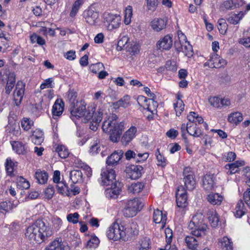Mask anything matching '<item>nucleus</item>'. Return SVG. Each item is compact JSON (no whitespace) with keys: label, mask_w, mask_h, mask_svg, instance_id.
<instances>
[{"label":"nucleus","mask_w":250,"mask_h":250,"mask_svg":"<svg viewBox=\"0 0 250 250\" xmlns=\"http://www.w3.org/2000/svg\"><path fill=\"white\" fill-rule=\"evenodd\" d=\"M52 234L51 228L42 220H37L29 226L26 230L25 236L32 243H41Z\"/></svg>","instance_id":"obj_1"},{"label":"nucleus","mask_w":250,"mask_h":250,"mask_svg":"<svg viewBox=\"0 0 250 250\" xmlns=\"http://www.w3.org/2000/svg\"><path fill=\"white\" fill-rule=\"evenodd\" d=\"M118 117L115 114L104 120L102 125L103 130L108 133L110 141L112 142H118L125 128L124 123L117 121Z\"/></svg>","instance_id":"obj_2"},{"label":"nucleus","mask_w":250,"mask_h":250,"mask_svg":"<svg viewBox=\"0 0 250 250\" xmlns=\"http://www.w3.org/2000/svg\"><path fill=\"white\" fill-rule=\"evenodd\" d=\"M136 225L132 223L129 227H127L124 230V227L120 226L118 224L114 223L108 228L106 232L107 237L113 241H118L124 238L126 234L128 236H131L136 234L135 231L132 230V227H135Z\"/></svg>","instance_id":"obj_3"},{"label":"nucleus","mask_w":250,"mask_h":250,"mask_svg":"<svg viewBox=\"0 0 250 250\" xmlns=\"http://www.w3.org/2000/svg\"><path fill=\"white\" fill-rule=\"evenodd\" d=\"M204 218L201 213H197L193 216L188 225V228L191 230L190 234L193 236L201 237L206 235L208 228L204 222Z\"/></svg>","instance_id":"obj_4"},{"label":"nucleus","mask_w":250,"mask_h":250,"mask_svg":"<svg viewBox=\"0 0 250 250\" xmlns=\"http://www.w3.org/2000/svg\"><path fill=\"white\" fill-rule=\"evenodd\" d=\"M98 107L94 104L88 107L86 110V105L84 103L76 104V105H71L70 107L71 115L77 118L84 116L85 122L91 120L93 117L94 112L97 110Z\"/></svg>","instance_id":"obj_5"},{"label":"nucleus","mask_w":250,"mask_h":250,"mask_svg":"<svg viewBox=\"0 0 250 250\" xmlns=\"http://www.w3.org/2000/svg\"><path fill=\"white\" fill-rule=\"evenodd\" d=\"M143 207V204L138 198H134L128 201L124 210L123 213L126 217H132L140 211Z\"/></svg>","instance_id":"obj_6"},{"label":"nucleus","mask_w":250,"mask_h":250,"mask_svg":"<svg viewBox=\"0 0 250 250\" xmlns=\"http://www.w3.org/2000/svg\"><path fill=\"white\" fill-rule=\"evenodd\" d=\"M101 175V183L104 186H110L114 184L115 181H117L115 179V170L110 167H106L102 169Z\"/></svg>","instance_id":"obj_7"},{"label":"nucleus","mask_w":250,"mask_h":250,"mask_svg":"<svg viewBox=\"0 0 250 250\" xmlns=\"http://www.w3.org/2000/svg\"><path fill=\"white\" fill-rule=\"evenodd\" d=\"M104 22L108 25L107 28L109 30L118 28L121 23L120 16L110 13L104 14Z\"/></svg>","instance_id":"obj_8"},{"label":"nucleus","mask_w":250,"mask_h":250,"mask_svg":"<svg viewBox=\"0 0 250 250\" xmlns=\"http://www.w3.org/2000/svg\"><path fill=\"white\" fill-rule=\"evenodd\" d=\"M227 64V61L222 59L216 53H213L210 56V58L208 62L204 64L205 66H208L210 68H219L224 66Z\"/></svg>","instance_id":"obj_9"},{"label":"nucleus","mask_w":250,"mask_h":250,"mask_svg":"<svg viewBox=\"0 0 250 250\" xmlns=\"http://www.w3.org/2000/svg\"><path fill=\"white\" fill-rule=\"evenodd\" d=\"M184 182L185 188L189 190H193L195 187L196 182L194 180L193 172L190 171V168L186 167L183 171Z\"/></svg>","instance_id":"obj_10"},{"label":"nucleus","mask_w":250,"mask_h":250,"mask_svg":"<svg viewBox=\"0 0 250 250\" xmlns=\"http://www.w3.org/2000/svg\"><path fill=\"white\" fill-rule=\"evenodd\" d=\"M138 102L144 109H147L152 114L156 111L158 104L156 101L153 100H147L146 97L140 96L138 98Z\"/></svg>","instance_id":"obj_11"},{"label":"nucleus","mask_w":250,"mask_h":250,"mask_svg":"<svg viewBox=\"0 0 250 250\" xmlns=\"http://www.w3.org/2000/svg\"><path fill=\"white\" fill-rule=\"evenodd\" d=\"M25 84L22 81L17 83L15 90L13 93V100L16 105H19L22 100L25 90Z\"/></svg>","instance_id":"obj_12"},{"label":"nucleus","mask_w":250,"mask_h":250,"mask_svg":"<svg viewBox=\"0 0 250 250\" xmlns=\"http://www.w3.org/2000/svg\"><path fill=\"white\" fill-rule=\"evenodd\" d=\"M177 206L179 208H184L187 206V191L183 187H178L176 193Z\"/></svg>","instance_id":"obj_13"},{"label":"nucleus","mask_w":250,"mask_h":250,"mask_svg":"<svg viewBox=\"0 0 250 250\" xmlns=\"http://www.w3.org/2000/svg\"><path fill=\"white\" fill-rule=\"evenodd\" d=\"M105 190V194L109 199L117 198L121 190V184L117 181H115L114 184L110 185Z\"/></svg>","instance_id":"obj_14"},{"label":"nucleus","mask_w":250,"mask_h":250,"mask_svg":"<svg viewBox=\"0 0 250 250\" xmlns=\"http://www.w3.org/2000/svg\"><path fill=\"white\" fill-rule=\"evenodd\" d=\"M104 114L103 107L99 106L97 110L94 112L93 117L91 118L92 121L90 123L89 128L96 131L100 123L103 119Z\"/></svg>","instance_id":"obj_15"},{"label":"nucleus","mask_w":250,"mask_h":250,"mask_svg":"<svg viewBox=\"0 0 250 250\" xmlns=\"http://www.w3.org/2000/svg\"><path fill=\"white\" fill-rule=\"evenodd\" d=\"M123 154L124 152L122 150H116L113 152L106 159L107 167H113L117 165L122 158Z\"/></svg>","instance_id":"obj_16"},{"label":"nucleus","mask_w":250,"mask_h":250,"mask_svg":"<svg viewBox=\"0 0 250 250\" xmlns=\"http://www.w3.org/2000/svg\"><path fill=\"white\" fill-rule=\"evenodd\" d=\"M44 250H69V247L62 242V238H57L52 241Z\"/></svg>","instance_id":"obj_17"},{"label":"nucleus","mask_w":250,"mask_h":250,"mask_svg":"<svg viewBox=\"0 0 250 250\" xmlns=\"http://www.w3.org/2000/svg\"><path fill=\"white\" fill-rule=\"evenodd\" d=\"M84 17L86 22L89 25H94L98 22L99 13L91 9H88L84 12Z\"/></svg>","instance_id":"obj_18"},{"label":"nucleus","mask_w":250,"mask_h":250,"mask_svg":"<svg viewBox=\"0 0 250 250\" xmlns=\"http://www.w3.org/2000/svg\"><path fill=\"white\" fill-rule=\"evenodd\" d=\"M143 169V167L141 166L131 165L127 169V176L132 180L137 179L141 176Z\"/></svg>","instance_id":"obj_19"},{"label":"nucleus","mask_w":250,"mask_h":250,"mask_svg":"<svg viewBox=\"0 0 250 250\" xmlns=\"http://www.w3.org/2000/svg\"><path fill=\"white\" fill-rule=\"evenodd\" d=\"M172 45V37L170 35H167L157 42L156 47L159 50H167L171 48Z\"/></svg>","instance_id":"obj_20"},{"label":"nucleus","mask_w":250,"mask_h":250,"mask_svg":"<svg viewBox=\"0 0 250 250\" xmlns=\"http://www.w3.org/2000/svg\"><path fill=\"white\" fill-rule=\"evenodd\" d=\"M167 20L166 18H155L150 22L152 29L156 32H160L166 28Z\"/></svg>","instance_id":"obj_21"},{"label":"nucleus","mask_w":250,"mask_h":250,"mask_svg":"<svg viewBox=\"0 0 250 250\" xmlns=\"http://www.w3.org/2000/svg\"><path fill=\"white\" fill-rule=\"evenodd\" d=\"M137 132V128L135 126H131L123 135L121 139L122 144L127 145L135 137Z\"/></svg>","instance_id":"obj_22"},{"label":"nucleus","mask_w":250,"mask_h":250,"mask_svg":"<svg viewBox=\"0 0 250 250\" xmlns=\"http://www.w3.org/2000/svg\"><path fill=\"white\" fill-rule=\"evenodd\" d=\"M153 222L156 224L161 223V228H163L167 221V215L163 214L162 211L158 209H154L153 214Z\"/></svg>","instance_id":"obj_23"},{"label":"nucleus","mask_w":250,"mask_h":250,"mask_svg":"<svg viewBox=\"0 0 250 250\" xmlns=\"http://www.w3.org/2000/svg\"><path fill=\"white\" fill-rule=\"evenodd\" d=\"M218 245L222 250H232L233 243L231 239L227 236L218 239Z\"/></svg>","instance_id":"obj_24"},{"label":"nucleus","mask_w":250,"mask_h":250,"mask_svg":"<svg viewBox=\"0 0 250 250\" xmlns=\"http://www.w3.org/2000/svg\"><path fill=\"white\" fill-rule=\"evenodd\" d=\"M188 133L191 136L195 137H199L202 135V132L199 128L197 123H188Z\"/></svg>","instance_id":"obj_25"},{"label":"nucleus","mask_w":250,"mask_h":250,"mask_svg":"<svg viewBox=\"0 0 250 250\" xmlns=\"http://www.w3.org/2000/svg\"><path fill=\"white\" fill-rule=\"evenodd\" d=\"M151 241L149 238L144 237L139 239L136 244L137 250H150Z\"/></svg>","instance_id":"obj_26"},{"label":"nucleus","mask_w":250,"mask_h":250,"mask_svg":"<svg viewBox=\"0 0 250 250\" xmlns=\"http://www.w3.org/2000/svg\"><path fill=\"white\" fill-rule=\"evenodd\" d=\"M180 47H177L178 51H182L184 53L185 56L188 58H190L193 55L192 47L190 44L189 42L186 41L185 42H182V44L180 45Z\"/></svg>","instance_id":"obj_27"},{"label":"nucleus","mask_w":250,"mask_h":250,"mask_svg":"<svg viewBox=\"0 0 250 250\" xmlns=\"http://www.w3.org/2000/svg\"><path fill=\"white\" fill-rule=\"evenodd\" d=\"M195 238L190 234L189 235H187L185 238V242L186 244L187 247L191 250H195L199 242V238L196 237Z\"/></svg>","instance_id":"obj_28"},{"label":"nucleus","mask_w":250,"mask_h":250,"mask_svg":"<svg viewBox=\"0 0 250 250\" xmlns=\"http://www.w3.org/2000/svg\"><path fill=\"white\" fill-rule=\"evenodd\" d=\"M245 162L243 161H237L234 163L229 164L226 165V169H229L228 173L231 175L238 171L239 167L244 166Z\"/></svg>","instance_id":"obj_29"},{"label":"nucleus","mask_w":250,"mask_h":250,"mask_svg":"<svg viewBox=\"0 0 250 250\" xmlns=\"http://www.w3.org/2000/svg\"><path fill=\"white\" fill-rule=\"evenodd\" d=\"M207 199L212 205H220L223 200V197L218 193H211L209 194Z\"/></svg>","instance_id":"obj_30"},{"label":"nucleus","mask_w":250,"mask_h":250,"mask_svg":"<svg viewBox=\"0 0 250 250\" xmlns=\"http://www.w3.org/2000/svg\"><path fill=\"white\" fill-rule=\"evenodd\" d=\"M32 141L37 145H40L44 140L43 132L40 129H36L33 133Z\"/></svg>","instance_id":"obj_31"},{"label":"nucleus","mask_w":250,"mask_h":250,"mask_svg":"<svg viewBox=\"0 0 250 250\" xmlns=\"http://www.w3.org/2000/svg\"><path fill=\"white\" fill-rule=\"evenodd\" d=\"M63 111V103L62 102L59 103V100H57L52 107V113L53 118L55 119V116H60L62 115Z\"/></svg>","instance_id":"obj_32"},{"label":"nucleus","mask_w":250,"mask_h":250,"mask_svg":"<svg viewBox=\"0 0 250 250\" xmlns=\"http://www.w3.org/2000/svg\"><path fill=\"white\" fill-rule=\"evenodd\" d=\"M15 74L13 73H10L8 76L6 85L5 86V93L9 94L12 91L15 83Z\"/></svg>","instance_id":"obj_33"},{"label":"nucleus","mask_w":250,"mask_h":250,"mask_svg":"<svg viewBox=\"0 0 250 250\" xmlns=\"http://www.w3.org/2000/svg\"><path fill=\"white\" fill-rule=\"evenodd\" d=\"M214 182L212 177L209 175H205L203 179V186L207 191H210L213 188Z\"/></svg>","instance_id":"obj_34"},{"label":"nucleus","mask_w":250,"mask_h":250,"mask_svg":"<svg viewBox=\"0 0 250 250\" xmlns=\"http://www.w3.org/2000/svg\"><path fill=\"white\" fill-rule=\"evenodd\" d=\"M144 187V185L143 183H134L128 186L127 190L129 193H139L143 190Z\"/></svg>","instance_id":"obj_35"},{"label":"nucleus","mask_w":250,"mask_h":250,"mask_svg":"<svg viewBox=\"0 0 250 250\" xmlns=\"http://www.w3.org/2000/svg\"><path fill=\"white\" fill-rule=\"evenodd\" d=\"M69 177L73 183L82 182L83 173L81 170H73L70 172Z\"/></svg>","instance_id":"obj_36"},{"label":"nucleus","mask_w":250,"mask_h":250,"mask_svg":"<svg viewBox=\"0 0 250 250\" xmlns=\"http://www.w3.org/2000/svg\"><path fill=\"white\" fill-rule=\"evenodd\" d=\"M244 16V13L243 12H240L237 14H232L228 17L227 20L230 24H237L243 18Z\"/></svg>","instance_id":"obj_37"},{"label":"nucleus","mask_w":250,"mask_h":250,"mask_svg":"<svg viewBox=\"0 0 250 250\" xmlns=\"http://www.w3.org/2000/svg\"><path fill=\"white\" fill-rule=\"evenodd\" d=\"M56 188L58 192L63 195L68 196L71 195L70 189L64 182H60L56 185Z\"/></svg>","instance_id":"obj_38"},{"label":"nucleus","mask_w":250,"mask_h":250,"mask_svg":"<svg viewBox=\"0 0 250 250\" xmlns=\"http://www.w3.org/2000/svg\"><path fill=\"white\" fill-rule=\"evenodd\" d=\"M5 166L7 175L10 176H14L15 175L14 173L15 167L17 166L16 163H14L11 159L7 158Z\"/></svg>","instance_id":"obj_39"},{"label":"nucleus","mask_w":250,"mask_h":250,"mask_svg":"<svg viewBox=\"0 0 250 250\" xmlns=\"http://www.w3.org/2000/svg\"><path fill=\"white\" fill-rule=\"evenodd\" d=\"M48 174L44 171L38 170L35 174V177L38 182L41 184H45L48 179Z\"/></svg>","instance_id":"obj_40"},{"label":"nucleus","mask_w":250,"mask_h":250,"mask_svg":"<svg viewBox=\"0 0 250 250\" xmlns=\"http://www.w3.org/2000/svg\"><path fill=\"white\" fill-rule=\"evenodd\" d=\"M129 96L127 95L125 96L117 102L113 103V107L115 109H118L120 107H126L128 106L129 104Z\"/></svg>","instance_id":"obj_41"},{"label":"nucleus","mask_w":250,"mask_h":250,"mask_svg":"<svg viewBox=\"0 0 250 250\" xmlns=\"http://www.w3.org/2000/svg\"><path fill=\"white\" fill-rule=\"evenodd\" d=\"M243 120L242 114L239 112H236L231 114L228 117V121L232 124L237 125Z\"/></svg>","instance_id":"obj_42"},{"label":"nucleus","mask_w":250,"mask_h":250,"mask_svg":"<svg viewBox=\"0 0 250 250\" xmlns=\"http://www.w3.org/2000/svg\"><path fill=\"white\" fill-rule=\"evenodd\" d=\"M244 203L242 200L238 201L237 204L234 211L235 216L236 217L240 218L245 214V211L244 210Z\"/></svg>","instance_id":"obj_43"},{"label":"nucleus","mask_w":250,"mask_h":250,"mask_svg":"<svg viewBox=\"0 0 250 250\" xmlns=\"http://www.w3.org/2000/svg\"><path fill=\"white\" fill-rule=\"evenodd\" d=\"M16 205H12L10 202H2L0 203V212L2 213H6L11 210Z\"/></svg>","instance_id":"obj_44"},{"label":"nucleus","mask_w":250,"mask_h":250,"mask_svg":"<svg viewBox=\"0 0 250 250\" xmlns=\"http://www.w3.org/2000/svg\"><path fill=\"white\" fill-rule=\"evenodd\" d=\"M208 215V221L211 226L213 227H216L219 221V216L217 212L215 211H212Z\"/></svg>","instance_id":"obj_45"},{"label":"nucleus","mask_w":250,"mask_h":250,"mask_svg":"<svg viewBox=\"0 0 250 250\" xmlns=\"http://www.w3.org/2000/svg\"><path fill=\"white\" fill-rule=\"evenodd\" d=\"M17 188L19 189H26L30 187L29 182L21 176L17 178Z\"/></svg>","instance_id":"obj_46"},{"label":"nucleus","mask_w":250,"mask_h":250,"mask_svg":"<svg viewBox=\"0 0 250 250\" xmlns=\"http://www.w3.org/2000/svg\"><path fill=\"white\" fill-rule=\"evenodd\" d=\"M56 151L57 152L59 156L63 159L67 158L69 154L68 149L63 145L58 146L56 148Z\"/></svg>","instance_id":"obj_47"},{"label":"nucleus","mask_w":250,"mask_h":250,"mask_svg":"<svg viewBox=\"0 0 250 250\" xmlns=\"http://www.w3.org/2000/svg\"><path fill=\"white\" fill-rule=\"evenodd\" d=\"M155 156L157 159V165L158 166L165 167L167 164V159L161 154L159 149H157L155 152Z\"/></svg>","instance_id":"obj_48"},{"label":"nucleus","mask_w":250,"mask_h":250,"mask_svg":"<svg viewBox=\"0 0 250 250\" xmlns=\"http://www.w3.org/2000/svg\"><path fill=\"white\" fill-rule=\"evenodd\" d=\"M127 51L132 55H136L139 53L140 46L137 43H131L127 45Z\"/></svg>","instance_id":"obj_49"},{"label":"nucleus","mask_w":250,"mask_h":250,"mask_svg":"<svg viewBox=\"0 0 250 250\" xmlns=\"http://www.w3.org/2000/svg\"><path fill=\"white\" fill-rule=\"evenodd\" d=\"M83 4V0H77L74 2L69 14L71 17H74L76 16L80 8V6L82 5Z\"/></svg>","instance_id":"obj_50"},{"label":"nucleus","mask_w":250,"mask_h":250,"mask_svg":"<svg viewBox=\"0 0 250 250\" xmlns=\"http://www.w3.org/2000/svg\"><path fill=\"white\" fill-rule=\"evenodd\" d=\"M132 17V7L128 6L125 10L124 22L126 25H128L130 23Z\"/></svg>","instance_id":"obj_51"},{"label":"nucleus","mask_w":250,"mask_h":250,"mask_svg":"<svg viewBox=\"0 0 250 250\" xmlns=\"http://www.w3.org/2000/svg\"><path fill=\"white\" fill-rule=\"evenodd\" d=\"M76 98L77 93L76 92H75L74 90L69 91L67 94V99L70 104V107L71 105H73L76 104H78Z\"/></svg>","instance_id":"obj_52"},{"label":"nucleus","mask_w":250,"mask_h":250,"mask_svg":"<svg viewBox=\"0 0 250 250\" xmlns=\"http://www.w3.org/2000/svg\"><path fill=\"white\" fill-rule=\"evenodd\" d=\"M185 104L182 100H179L174 104V107L177 116H179L184 109Z\"/></svg>","instance_id":"obj_53"},{"label":"nucleus","mask_w":250,"mask_h":250,"mask_svg":"<svg viewBox=\"0 0 250 250\" xmlns=\"http://www.w3.org/2000/svg\"><path fill=\"white\" fill-rule=\"evenodd\" d=\"M218 29L220 33L223 35L225 34L227 32L228 26L225 20L223 19H219L218 20Z\"/></svg>","instance_id":"obj_54"},{"label":"nucleus","mask_w":250,"mask_h":250,"mask_svg":"<svg viewBox=\"0 0 250 250\" xmlns=\"http://www.w3.org/2000/svg\"><path fill=\"white\" fill-rule=\"evenodd\" d=\"M99 243V240L96 236H92L87 242L86 247L89 249L96 248Z\"/></svg>","instance_id":"obj_55"},{"label":"nucleus","mask_w":250,"mask_h":250,"mask_svg":"<svg viewBox=\"0 0 250 250\" xmlns=\"http://www.w3.org/2000/svg\"><path fill=\"white\" fill-rule=\"evenodd\" d=\"M33 125V122L29 118H24L21 121V127L25 130H28Z\"/></svg>","instance_id":"obj_56"},{"label":"nucleus","mask_w":250,"mask_h":250,"mask_svg":"<svg viewBox=\"0 0 250 250\" xmlns=\"http://www.w3.org/2000/svg\"><path fill=\"white\" fill-rule=\"evenodd\" d=\"M149 154L147 152L140 153L136 150L135 162H140L146 161L148 157Z\"/></svg>","instance_id":"obj_57"},{"label":"nucleus","mask_w":250,"mask_h":250,"mask_svg":"<svg viewBox=\"0 0 250 250\" xmlns=\"http://www.w3.org/2000/svg\"><path fill=\"white\" fill-rule=\"evenodd\" d=\"M13 149L19 154H24L25 151L24 146L20 142H16L12 145Z\"/></svg>","instance_id":"obj_58"},{"label":"nucleus","mask_w":250,"mask_h":250,"mask_svg":"<svg viewBox=\"0 0 250 250\" xmlns=\"http://www.w3.org/2000/svg\"><path fill=\"white\" fill-rule=\"evenodd\" d=\"M104 68V64L101 62H98L95 64H92L89 67V69L93 73H97L100 70Z\"/></svg>","instance_id":"obj_59"},{"label":"nucleus","mask_w":250,"mask_h":250,"mask_svg":"<svg viewBox=\"0 0 250 250\" xmlns=\"http://www.w3.org/2000/svg\"><path fill=\"white\" fill-rule=\"evenodd\" d=\"M55 193L54 187L52 185H49L44 190V197L47 199H51Z\"/></svg>","instance_id":"obj_60"},{"label":"nucleus","mask_w":250,"mask_h":250,"mask_svg":"<svg viewBox=\"0 0 250 250\" xmlns=\"http://www.w3.org/2000/svg\"><path fill=\"white\" fill-rule=\"evenodd\" d=\"M79 214L77 212L70 213L67 216V220L73 224H76L79 221Z\"/></svg>","instance_id":"obj_61"},{"label":"nucleus","mask_w":250,"mask_h":250,"mask_svg":"<svg viewBox=\"0 0 250 250\" xmlns=\"http://www.w3.org/2000/svg\"><path fill=\"white\" fill-rule=\"evenodd\" d=\"M235 4L232 0H227L225 1L222 4V8L226 10H231L235 8Z\"/></svg>","instance_id":"obj_62"},{"label":"nucleus","mask_w":250,"mask_h":250,"mask_svg":"<svg viewBox=\"0 0 250 250\" xmlns=\"http://www.w3.org/2000/svg\"><path fill=\"white\" fill-rule=\"evenodd\" d=\"M159 2V0H146L147 7L148 10L154 11Z\"/></svg>","instance_id":"obj_63"},{"label":"nucleus","mask_w":250,"mask_h":250,"mask_svg":"<svg viewBox=\"0 0 250 250\" xmlns=\"http://www.w3.org/2000/svg\"><path fill=\"white\" fill-rule=\"evenodd\" d=\"M128 41V38L123 36L118 42L117 48L118 50H121Z\"/></svg>","instance_id":"obj_64"}]
</instances>
